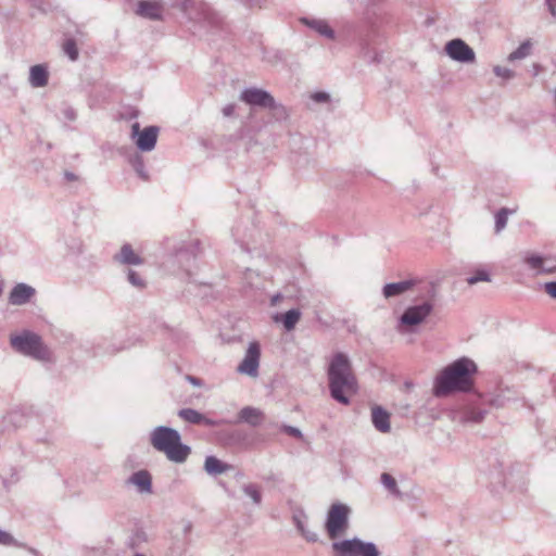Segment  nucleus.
Returning a JSON list of instances; mask_svg holds the SVG:
<instances>
[{"label": "nucleus", "instance_id": "obj_1", "mask_svg": "<svg viewBox=\"0 0 556 556\" xmlns=\"http://www.w3.org/2000/svg\"><path fill=\"white\" fill-rule=\"evenodd\" d=\"M327 376L331 397L340 404L349 405L350 396L358 391L349 356L342 352L336 353L329 361Z\"/></svg>", "mask_w": 556, "mask_h": 556}, {"label": "nucleus", "instance_id": "obj_2", "mask_svg": "<svg viewBox=\"0 0 556 556\" xmlns=\"http://www.w3.org/2000/svg\"><path fill=\"white\" fill-rule=\"evenodd\" d=\"M477 371L476 364L466 357L459 358L445 367L438 376L434 393L438 396L452 391H466L472 384V375Z\"/></svg>", "mask_w": 556, "mask_h": 556}, {"label": "nucleus", "instance_id": "obj_3", "mask_svg": "<svg viewBox=\"0 0 556 556\" xmlns=\"http://www.w3.org/2000/svg\"><path fill=\"white\" fill-rule=\"evenodd\" d=\"M150 443L159 452L165 454L168 460L177 464L184 463L191 450L181 442L180 433L170 427L159 426L150 433Z\"/></svg>", "mask_w": 556, "mask_h": 556}, {"label": "nucleus", "instance_id": "obj_4", "mask_svg": "<svg viewBox=\"0 0 556 556\" xmlns=\"http://www.w3.org/2000/svg\"><path fill=\"white\" fill-rule=\"evenodd\" d=\"M10 343L17 353L35 359L47 361L50 357V352L40 336L33 331L24 330L18 334H12Z\"/></svg>", "mask_w": 556, "mask_h": 556}, {"label": "nucleus", "instance_id": "obj_5", "mask_svg": "<svg viewBox=\"0 0 556 556\" xmlns=\"http://www.w3.org/2000/svg\"><path fill=\"white\" fill-rule=\"evenodd\" d=\"M332 549L336 552L334 556H380L375 543L358 538L333 542Z\"/></svg>", "mask_w": 556, "mask_h": 556}, {"label": "nucleus", "instance_id": "obj_6", "mask_svg": "<svg viewBox=\"0 0 556 556\" xmlns=\"http://www.w3.org/2000/svg\"><path fill=\"white\" fill-rule=\"evenodd\" d=\"M350 513L351 509L345 504L336 503L330 506L325 525L330 539H337L345 533L349 528Z\"/></svg>", "mask_w": 556, "mask_h": 556}, {"label": "nucleus", "instance_id": "obj_7", "mask_svg": "<svg viewBox=\"0 0 556 556\" xmlns=\"http://www.w3.org/2000/svg\"><path fill=\"white\" fill-rule=\"evenodd\" d=\"M240 100L249 105L266 108L275 111L277 115L286 116L287 110L283 105L276 103L274 97L266 90L258 88H247L240 94Z\"/></svg>", "mask_w": 556, "mask_h": 556}, {"label": "nucleus", "instance_id": "obj_8", "mask_svg": "<svg viewBox=\"0 0 556 556\" xmlns=\"http://www.w3.org/2000/svg\"><path fill=\"white\" fill-rule=\"evenodd\" d=\"M159 127L148 126L140 129L138 122L131 125L130 138L134 140L136 147L141 152H150L154 150L159 136Z\"/></svg>", "mask_w": 556, "mask_h": 556}, {"label": "nucleus", "instance_id": "obj_9", "mask_svg": "<svg viewBox=\"0 0 556 556\" xmlns=\"http://www.w3.org/2000/svg\"><path fill=\"white\" fill-rule=\"evenodd\" d=\"M261 358V348L257 342H251L245 351L242 362L237 367V371L241 375L255 378L258 375Z\"/></svg>", "mask_w": 556, "mask_h": 556}, {"label": "nucleus", "instance_id": "obj_10", "mask_svg": "<svg viewBox=\"0 0 556 556\" xmlns=\"http://www.w3.org/2000/svg\"><path fill=\"white\" fill-rule=\"evenodd\" d=\"M446 54L460 63H472L476 60L475 51L462 39H453L445 45Z\"/></svg>", "mask_w": 556, "mask_h": 556}, {"label": "nucleus", "instance_id": "obj_11", "mask_svg": "<svg viewBox=\"0 0 556 556\" xmlns=\"http://www.w3.org/2000/svg\"><path fill=\"white\" fill-rule=\"evenodd\" d=\"M433 306L429 302L408 307L401 316L400 321L405 326H416L421 324L431 313Z\"/></svg>", "mask_w": 556, "mask_h": 556}, {"label": "nucleus", "instance_id": "obj_12", "mask_svg": "<svg viewBox=\"0 0 556 556\" xmlns=\"http://www.w3.org/2000/svg\"><path fill=\"white\" fill-rule=\"evenodd\" d=\"M35 293L36 290L31 286L20 282L12 288L9 294V303L16 306L24 305L30 301Z\"/></svg>", "mask_w": 556, "mask_h": 556}, {"label": "nucleus", "instance_id": "obj_13", "mask_svg": "<svg viewBox=\"0 0 556 556\" xmlns=\"http://www.w3.org/2000/svg\"><path fill=\"white\" fill-rule=\"evenodd\" d=\"M127 484L134 485L140 494L152 493V477L148 470H138L129 476Z\"/></svg>", "mask_w": 556, "mask_h": 556}, {"label": "nucleus", "instance_id": "obj_14", "mask_svg": "<svg viewBox=\"0 0 556 556\" xmlns=\"http://www.w3.org/2000/svg\"><path fill=\"white\" fill-rule=\"evenodd\" d=\"M162 11L163 7L160 1L141 0L136 13L141 17L157 21L162 18Z\"/></svg>", "mask_w": 556, "mask_h": 556}, {"label": "nucleus", "instance_id": "obj_15", "mask_svg": "<svg viewBox=\"0 0 556 556\" xmlns=\"http://www.w3.org/2000/svg\"><path fill=\"white\" fill-rule=\"evenodd\" d=\"M523 263L529 269L533 270L535 275H544L553 270L552 267H545L546 256L536 253L527 252L523 255Z\"/></svg>", "mask_w": 556, "mask_h": 556}, {"label": "nucleus", "instance_id": "obj_16", "mask_svg": "<svg viewBox=\"0 0 556 556\" xmlns=\"http://www.w3.org/2000/svg\"><path fill=\"white\" fill-rule=\"evenodd\" d=\"M371 421L374 427L382 432L388 433L391 430L390 414L380 406H375L371 409Z\"/></svg>", "mask_w": 556, "mask_h": 556}, {"label": "nucleus", "instance_id": "obj_17", "mask_svg": "<svg viewBox=\"0 0 556 556\" xmlns=\"http://www.w3.org/2000/svg\"><path fill=\"white\" fill-rule=\"evenodd\" d=\"M485 414L483 409L469 406L458 412L455 419L463 425L479 424L484 419Z\"/></svg>", "mask_w": 556, "mask_h": 556}, {"label": "nucleus", "instance_id": "obj_18", "mask_svg": "<svg viewBox=\"0 0 556 556\" xmlns=\"http://www.w3.org/2000/svg\"><path fill=\"white\" fill-rule=\"evenodd\" d=\"M114 260L125 265H141L142 258L135 253L131 245L126 243L121 248L119 253L114 256Z\"/></svg>", "mask_w": 556, "mask_h": 556}, {"label": "nucleus", "instance_id": "obj_19", "mask_svg": "<svg viewBox=\"0 0 556 556\" xmlns=\"http://www.w3.org/2000/svg\"><path fill=\"white\" fill-rule=\"evenodd\" d=\"M231 469V465L222 462L215 456H207L204 460V470L211 476L223 475Z\"/></svg>", "mask_w": 556, "mask_h": 556}, {"label": "nucleus", "instance_id": "obj_20", "mask_svg": "<svg viewBox=\"0 0 556 556\" xmlns=\"http://www.w3.org/2000/svg\"><path fill=\"white\" fill-rule=\"evenodd\" d=\"M48 77L47 67L41 64L34 65L29 70V84L34 88L45 87L48 84Z\"/></svg>", "mask_w": 556, "mask_h": 556}, {"label": "nucleus", "instance_id": "obj_21", "mask_svg": "<svg viewBox=\"0 0 556 556\" xmlns=\"http://www.w3.org/2000/svg\"><path fill=\"white\" fill-rule=\"evenodd\" d=\"M263 412L258 408L245 406L239 413V419L250 426L256 427L263 421Z\"/></svg>", "mask_w": 556, "mask_h": 556}, {"label": "nucleus", "instance_id": "obj_22", "mask_svg": "<svg viewBox=\"0 0 556 556\" xmlns=\"http://www.w3.org/2000/svg\"><path fill=\"white\" fill-rule=\"evenodd\" d=\"M414 286L412 280L387 283L383 287V295L386 299L397 296L408 291Z\"/></svg>", "mask_w": 556, "mask_h": 556}, {"label": "nucleus", "instance_id": "obj_23", "mask_svg": "<svg viewBox=\"0 0 556 556\" xmlns=\"http://www.w3.org/2000/svg\"><path fill=\"white\" fill-rule=\"evenodd\" d=\"M302 22L307 25L309 28L314 29L319 35L333 39L334 38V31L329 26V24L325 20H316V18H303Z\"/></svg>", "mask_w": 556, "mask_h": 556}, {"label": "nucleus", "instance_id": "obj_24", "mask_svg": "<svg viewBox=\"0 0 556 556\" xmlns=\"http://www.w3.org/2000/svg\"><path fill=\"white\" fill-rule=\"evenodd\" d=\"M301 318V312L298 308H292L282 314L280 317H276V321H281L285 329L291 331Z\"/></svg>", "mask_w": 556, "mask_h": 556}, {"label": "nucleus", "instance_id": "obj_25", "mask_svg": "<svg viewBox=\"0 0 556 556\" xmlns=\"http://www.w3.org/2000/svg\"><path fill=\"white\" fill-rule=\"evenodd\" d=\"M244 495L251 498L253 505L260 506L262 504V493L258 485L254 483H245L241 486Z\"/></svg>", "mask_w": 556, "mask_h": 556}, {"label": "nucleus", "instance_id": "obj_26", "mask_svg": "<svg viewBox=\"0 0 556 556\" xmlns=\"http://www.w3.org/2000/svg\"><path fill=\"white\" fill-rule=\"evenodd\" d=\"M178 416L193 425L202 424L205 420V416L192 408H182L178 412Z\"/></svg>", "mask_w": 556, "mask_h": 556}, {"label": "nucleus", "instance_id": "obj_27", "mask_svg": "<svg viewBox=\"0 0 556 556\" xmlns=\"http://www.w3.org/2000/svg\"><path fill=\"white\" fill-rule=\"evenodd\" d=\"M382 485L393 495L401 496V491L396 480L388 472H383L380 477Z\"/></svg>", "mask_w": 556, "mask_h": 556}, {"label": "nucleus", "instance_id": "obj_28", "mask_svg": "<svg viewBox=\"0 0 556 556\" xmlns=\"http://www.w3.org/2000/svg\"><path fill=\"white\" fill-rule=\"evenodd\" d=\"M511 213H513V211L503 207L495 214V232L496 233H500L506 227L507 220H508V215Z\"/></svg>", "mask_w": 556, "mask_h": 556}, {"label": "nucleus", "instance_id": "obj_29", "mask_svg": "<svg viewBox=\"0 0 556 556\" xmlns=\"http://www.w3.org/2000/svg\"><path fill=\"white\" fill-rule=\"evenodd\" d=\"M530 49H531L530 43L528 41H526V42L521 43L515 51H513L508 55L507 60L509 62L522 60L530 54Z\"/></svg>", "mask_w": 556, "mask_h": 556}, {"label": "nucleus", "instance_id": "obj_30", "mask_svg": "<svg viewBox=\"0 0 556 556\" xmlns=\"http://www.w3.org/2000/svg\"><path fill=\"white\" fill-rule=\"evenodd\" d=\"M294 521L298 530L308 542H316L318 540L317 533L307 529L305 522L301 518L294 517Z\"/></svg>", "mask_w": 556, "mask_h": 556}, {"label": "nucleus", "instance_id": "obj_31", "mask_svg": "<svg viewBox=\"0 0 556 556\" xmlns=\"http://www.w3.org/2000/svg\"><path fill=\"white\" fill-rule=\"evenodd\" d=\"M491 277L488 270L485 269H478L467 278L468 285L472 286L481 281H490Z\"/></svg>", "mask_w": 556, "mask_h": 556}, {"label": "nucleus", "instance_id": "obj_32", "mask_svg": "<svg viewBox=\"0 0 556 556\" xmlns=\"http://www.w3.org/2000/svg\"><path fill=\"white\" fill-rule=\"evenodd\" d=\"M63 49H64V52L70 56V59L72 61L77 60V58H78V50H77V47H76V43H75L74 40H72V39L66 40L64 46H63Z\"/></svg>", "mask_w": 556, "mask_h": 556}, {"label": "nucleus", "instance_id": "obj_33", "mask_svg": "<svg viewBox=\"0 0 556 556\" xmlns=\"http://www.w3.org/2000/svg\"><path fill=\"white\" fill-rule=\"evenodd\" d=\"M493 72L497 77L505 80H509L515 77V72L504 66L496 65L493 67Z\"/></svg>", "mask_w": 556, "mask_h": 556}, {"label": "nucleus", "instance_id": "obj_34", "mask_svg": "<svg viewBox=\"0 0 556 556\" xmlns=\"http://www.w3.org/2000/svg\"><path fill=\"white\" fill-rule=\"evenodd\" d=\"M132 166L136 170V173L144 180L148 179V174L144 169V163L140 155H136V157L132 161Z\"/></svg>", "mask_w": 556, "mask_h": 556}, {"label": "nucleus", "instance_id": "obj_35", "mask_svg": "<svg viewBox=\"0 0 556 556\" xmlns=\"http://www.w3.org/2000/svg\"><path fill=\"white\" fill-rule=\"evenodd\" d=\"M127 278H128L129 283H131L136 288L141 289L146 286L144 280L140 277V275L132 269L128 270Z\"/></svg>", "mask_w": 556, "mask_h": 556}, {"label": "nucleus", "instance_id": "obj_36", "mask_svg": "<svg viewBox=\"0 0 556 556\" xmlns=\"http://www.w3.org/2000/svg\"><path fill=\"white\" fill-rule=\"evenodd\" d=\"M176 260L182 265V263H190L193 260V255L187 250H180L176 254Z\"/></svg>", "mask_w": 556, "mask_h": 556}, {"label": "nucleus", "instance_id": "obj_37", "mask_svg": "<svg viewBox=\"0 0 556 556\" xmlns=\"http://www.w3.org/2000/svg\"><path fill=\"white\" fill-rule=\"evenodd\" d=\"M311 99L316 103H326L330 100V96L325 91H317L311 96Z\"/></svg>", "mask_w": 556, "mask_h": 556}, {"label": "nucleus", "instance_id": "obj_38", "mask_svg": "<svg viewBox=\"0 0 556 556\" xmlns=\"http://www.w3.org/2000/svg\"><path fill=\"white\" fill-rule=\"evenodd\" d=\"M15 543L14 538L8 533L7 531H3L0 529V544L2 545H13Z\"/></svg>", "mask_w": 556, "mask_h": 556}, {"label": "nucleus", "instance_id": "obj_39", "mask_svg": "<svg viewBox=\"0 0 556 556\" xmlns=\"http://www.w3.org/2000/svg\"><path fill=\"white\" fill-rule=\"evenodd\" d=\"M282 430H283L286 433H288V434H290V435H292V437H294V438H299V439H301V438H302V432H301V430H300V429H298V428H295V427H292V426H286V425H285V426L282 427Z\"/></svg>", "mask_w": 556, "mask_h": 556}, {"label": "nucleus", "instance_id": "obj_40", "mask_svg": "<svg viewBox=\"0 0 556 556\" xmlns=\"http://www.w3.org/2000/svg\"><path fill=\"white\" fill-rule=\"evenodd\" d=\"M544 290L551 298L556 299V281L546 282Z\"/></svg>", "mask_w": 556, "mask_h": 556}, {"label": "nucleus", "instance_id": "obj_41", "mask_svg": "<svg viewBox=\"0 0 556 556\" xmlns=\"http://www.w3.org/2000/svg\"><path fill=\"white\" fill-rule=\"evenodd\" d=\"M545 267L553 268V270L547 271V274H556V255L555 256H552V255L546 256Z\"/></svg>", "mask_w": 556, "mask_h": 556}, {"label": "nucleus", "instance_id": "obj_42", "mask_svg": "<svg viewBox=\"0 0 556 556\" xmlns=\"http://www.w3.org/2000/svg\"><path fill=\"white\" fill-rule=\"evenodd\" d=\"M235 109H236V105L230 103V104L225 105L223 108L222 112H223L224 116L230 117L233 115Z\"/></svg>", "mask_w": 556, "mask_h": 556}, {"label": "nucleus", "instance_id": "obj_43", "mask_svg": "<svg viewBox=\"0 0 556 556\" xmlns=\"http://www.w3.org/2000/svg\"><path fill=\"white\" fill-rule=\"evenodd\" d=\"M554 21H556V0H545Z\"/></svg>", "mask_w": 556, "mask_h": 556}, {"label": "nucleus", "instance_id": "obj_44", "mask_svg": "<svg viewBox=\"0 0 556 556\" xmlns=\"http://www.w3.org/2000/svg\"><path fill=\"white\" fill-rule=\"evenodd\" d=\"M64 178L67 180V181H77L78 180V176L72 172H64Z\"/></svg>", "mask_w": 556, "mask_h": 556}, {"label": "nucleus", "instance_id": "obj_45", "mask_svg": "<svg viewBox=\"0 0 556 556\" xmlns=\"http://www.w3.org/2000/svg\"><path fill=\"white\" fill-rule=\"evenodd\" d=\"M491 404H492V405H494V406H496V407H501V406H503V405H504L503 401H502V400H500V399H494V400H492V401H491Z\"/></svg>", "mask_w": 556, "mask_h": 556}, {"label": "nucleus", "instance_id": "obj_46", "mask_svg": "<svg viewBox=\"0 0 556 556\" xmlns=\"http://www.w3.org/2000/svg\"><path fill=\"white\" fill-rule=\"evenodd\" d=\"M281 299V295L280 294H276L271 298V304L273 305H276Z\"/></svg>", "mask_w": 556, "mask_h": 556}, {"label": "nucleus", "instance_id": "obj_47", "mask_svg": "<svg viewBox=\"0 0 556 556\" xmlns=\"http://www.w3.org/2000/svg\"><path fill=\"white\" fill-rule=\"evenodd\" d=\"M240 247H241L242 251H247V252L250 251L249 244L245 242H240Z\"/></svg>", "mask_w": 556, "mask_h": 556}, {"label": "nucleus", "instance_id": "obj_48", "mask_svg": "<svg viewBox=\"0 0 556 556\" xmlns=\"http://www.w3.org/2000/svg\"><path fill=\"white\" fill-rule=\"evenodd\" d=\"M188 380H189L192 384H194V386H199V380H198L197 378H194V377H192V376H189V377H188Z\"/></svg>", "mask_w": 556, "mask_h": 556}, {"label": "nucleus", "instance_id": "obj_49", "mask_svg": "<svg viewBox=\"0 0 556 556\" xmlns=\"http://www.w3.org/2000/svg\"><path fill=\"white\" fill-rule=\"evenodd\" d=\"M202 424H205L207 426H214L215 425V422L213 420L207 419L206 417H205V420Z\"/></svg>", "mask_w": 556, "mask_h": 556}, {"label": "nucleus", "instance_id": "obj_50", "mask_svg": "<svg viewBox=\"0 0 556 556\" xmlns=\"http://www.w3.org/2000/svg\"><path fill=\"white\" fill-rule=\"evenodd\" d=\"M204 17H205V20H207L210 23H212V22H211V20H210V18H211V17H210V13L205 12V13H204Z\"/></svg>", "mask_w": 556, "mask_h": 556}, {"label": "nucleus", "instance_id": "obj_51", "mask_svg": "<svg viewBox=\"0 0 556 556\" xmlns=\"http://www.w3.org/2000/svg\"><path fill=\"white\" fill-rule=\"evenodd\" d=\"M134 556H144V555H142V554H136V555H134Z\"/></svg>", "mask_w": 556, "mask_h": 556}]
</instances>
